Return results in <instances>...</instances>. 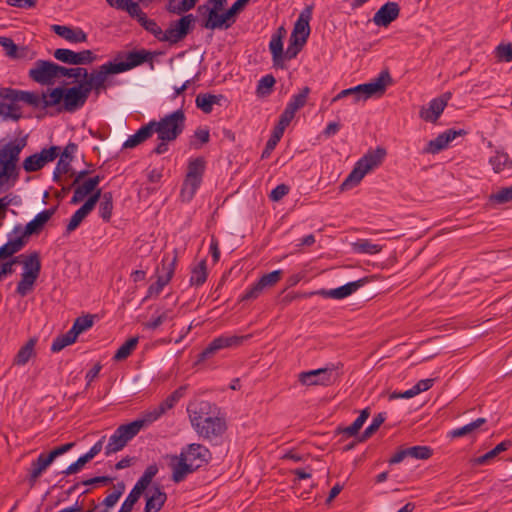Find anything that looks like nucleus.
Here are the masks:
<instances>
[{"mask_svg":"<svg viewBox=\"0 0 512 512\" xmlns=\"http://www.w3.org/2000/svg\"><path fill=\"white\" fill-rule=\"evenodd\" d=\"M487 422L485 418H477L476 420L460 427L455 428L449 432V436L451 438H459L467 435L473 434L476 430H478L482 425Z\"/></svg>","mask_w":512,"mask_h":512,"instance_id":"nucleus-44","label":"nucleus"},{"mask_svg":"<svg viewBox=\"0 0 512 512\" xmlns=\"http://www.w3.org/2000/svg\"><path fill=\"white\" fill-rule=\"evenodd\" d=\"M494 57L498 63H509L512 61V43L501 42L498 44L494 51Z\"/></svg>","mask_w":512,"mask_h":512,"instance_id":"nucleus-56","label":"nucleus"},{"mask_svg":"<svg viewBox=\"0 0 512 512\" xmlns=\"http://www.w3.org/2000/svg\"><path fill=\"white\" fill-rule=\"evenodd\" d=\"M90 74H88L87 69L82 67H76V68H66L63 66L58 65L57 69V78L61 77H68V78H75L82 80H89Z\"/></svg>","mask_w":512,"mask_h":512,"instance_id":"nucleus-52","label":"nucleus"},{"mask_svg":"<svg viewBox=\"0 0 512 512\" xmlns=\"http://www.w3.org/2000/svg\"><path fill=\"white\" fill-rule=\"evenodd\" d=\"M450 98L451 93L446 92L440 97L432 99L429 102V107L420 111V117L427 122L435 123L443 113Z\"/></svg>","mask_w":512,"mask_h":512,"instance_id":"nucleus-22","label":"nucleus"},{"mask_svg":"<svg viewBox=\"0 0 512 512\" xmlns=\"http://www.w3.org/2000/svg\"><path fill=\"white\" fill-rule=\"evenodd\" d=\"M334 368H319L310 371H303L298 375V381L306 386H328L331 385L335 379L333 378Z\"/></svg>","mask_w":512,"mask_h":512,"instance_id":"nucleus-16","label":"nucleus"},{"mask_svg":"<svg viewBox=\"0 0 512 512\" xmlns=\"http://www.w3.org/2000/svg\"><path fill=\"white\" fill-rule=\"evenodd\" d=\"M158 471L159 469L156 464L149 465L134 486L145 492Z\"/></svg>","mask_w":512,"mask_h":512,"instance_id":"nucleus-55","label":"nucleus"},{"mask_svg":"<svg viewBox=\"0 0 512 512\" xmlns=\"http://www.w3.org/2000/svg\"><path fill=\"white\" fill-rule=\"evenodd\" d=\"M157 315L153 316L148 322L145 323V327L150 330H156L164 322L174 319L175 314L172 309H157Z\"/></svg>","mask_w":512,"mask_h":512,"instance_id":"nucleus-45","label":"nucleus"},{"mask_svg":"<svg viewBox=\"0 0 512 512\" xmlns=\"http://www.w3.org/2000/svg\"><path fill=\"white\" fill-rule=\"evenodd\" d=\"M96 206V194L91 195L86 202L72 215L67 227V233L74 231Z\"/></svg>","mask_w":512,"mask_h":512,"instance_id":"nucleus-31","label":"nucleus"},{"mask_svg":"<svg viewBox=\"0 0 512 512\" xmlns=\"http://www.w3.org/2000/svg\"><path fill=\"white\" fill-rule=\"evenodd\" d=\"M76 337L73 334H70V330L65 334L57 336L51 345L52 352H59L64 349L66 346L73 344L76 341Z\"/></svg>","mask_w":512,"mask_h":512,"instance_id":"nucleus-58","label":"nucleus"},{"mask_svg":"<svg viewBox=\"0 0 512 512\" xmlns=\"http://www.w3.org/2000/svg\"><path fill=\"white\" fill-rule=\"evenodd\" d=\"M221 10L211 9L209 15L202 19L201 26L206 29H228L235 20L230 21L226 12L220 13Z\"/></svg>","mask_w":512,"mask_h":512,"instance_id":"nucleus-28","label":"nucleus"},{"mask_svg":"<svg viewBox=\"0 0 512 512\" xmlns=\"http://www.w3.org/2000/svg\"><path fill=\"white\" fill-rule=\"evenodd\" d=\"M25 145V139H15L0 149V193L10 190L16 184L19 177L17 163Z\"/></svg>","mask_w":512,"mask_h":512,"instance_id":"nucleus-3","label":"nucleus"},{"mask_svg":"<svg viewBox=\"0 0 512 512\" xmlns=\"http://www.w3.org/2000/svg\"><path fill=\"white\" fill-rule=\"evenodd\" d=\"M98 202L100 206L101 217L104 221L109 222L112 210H113V201L111 192H101V189L98 188Z\"/></svg>","mask_w":512,"mask_h":512,"instance_id":"nucleus-43","label":"nucleus"},{"mask_svg":"<svg viewBox=\"0 0 512 512\" xmlns=\"http://www.w3.org/2000/svg\"><path fill=\"white\" fill-rule=\"evenodd\" d=\"M52 30L59 37L70 43H82L87 40L86 33L81 28H72L65 25H53Z\"/></svg>","mask_w":512,"mask_h":512,"instance_id":"nucleus-33","label":"nucleus"},{"mask_svg":"<svg viewBox=\"0 0 512 512\" xmlns=\"http://www.w3.org/2000/svg\"><path fill=\"white\" fill-rule=\"evenodd\" d=\"M56 208H49L38 213L33 220H31L27 225L23 228L22 225L18 224L13 228V234H23V236L29 237L33 234H39L45 224L51 219L54 215Z\"/></svg>","mask_w":512,"mask_h":512,"instance_id":"nucleus-17","label":"nucleus"},{"mask_svg":"<svg viewBox=\"0 0 512 512\" xmlns=\"http://www.w3.org/2000/svg\"><path fill=\"white\" fill-rule=\"evenodd\" d=\"M177 263V256H173L170 258L168 255H164L161 261V271L162 274L160 275L163 278H166L168 282L172 279L175 271Z\"/></svg>","mask_w":512,"mask_h":512,"instance_id":"nucleus-57","label":"nucleus"},{"mask_svg":"<svg viewBox=\"0 0 512 512\" xmlns=\"http://www.w3.org/2000/svg\"><path fill=\"white\" fill-rule=\"evenodd\" d=\"M286 29L280 26L277 31L272 35L269 49L272 54L273 66L276 68H284L282 65L283 56V38L286 36Z\"/></svg>","mask_w":512,"mask_h":512,"instance_id":"nucleus-29","label":"nucleus"},{"mask_svg":"<svg viewBox=\"0 0 512 512\" xmlns=\"http://www.w3.org/2000/svg\"><path fill=\"white\" fill-rule=\"evenodd\" d=\"M57 69L58 64L52 61L37 60L28 75L36 83L50 85L57 79Z\"/></svg>","mask_w":512,"mask_h":512,"instance_id":"nucleus-12","label":"nucleus"},{"mask_svg":"<svg viewBox=\"0 0 512 512\" xmlns=\"http://www.w3.org/2000/svg\"><path fill=\"white\" fill-rule=\"evenodd\" d=\"M386 154V149L380 146L374 150H369L362 158L356 162L354 169L341 183L340 190L345 191L358 185L369 171L382 164Z\"/></svg>","mask_w":512,"mask_h":512,"instance_id":"nucleus-4","label":"nucleus"},{"mask_svg":"<svg viewBox=\"0 0 512 512\" xmlns=\"http://www.w3.org/2000/svg\"><path fill=\"white\" fill-rule=\"evenodd\" d=\"M138 340V337H131L128 340H126L114 354L113 360L123 361L127 359L131 355V353L136 349Z\"/></svg>","mask_w":512,"mask_h":512,"instance_id":"nucleus-51","label":"nucleus"},{"mask_svg":"<svg viewBox=\"0 0 512 512\" xmlns=\"http://www.w3.org/2000/svg\"><path fill=\"white\" fill-rule=\"evenodd\" d=\"M406 450L408 457L420 460H427L433 454V450L428 446H413L406 448Z\"/></svg>","mask_w":512,"mask_h":512,"instance_id":"nucleus-63","label":"nucleus"},{"mask_svg":"<svg viewBox=\"0 0 512 512\" xmlns=\"http://www.w3.org/2000/svg\"><path fill=\"white\" fill-rule=\"evenodd\" d=\"M313 7L311 5L306 6L300 13L297 21L294 24L291 35L293 37H305L308 39L310 35L309 22L312 18Z\"/></svg>","mask_w":512,"mask_h":512,"instance_id":"nucleus-32","label":"nucleus"},{"mask_svg":"<svg viewBox=\"0 0 512 512\" xmlns=\"http://www.w3.org/2000/svg\"><path fill=\"white\" fill-rule=\"evenodd\" d=\"M205 168L206 161L203 157H197L189 161L187 173L180 192L183 201L188 202L194 197L202 183Z\"/></svg>","mask_w":512,"mask_h":512,"instance_id":"nucleus-9","label":"nucleus"},{"mask_svg":"<svg viewBox=\"0 0 512 512\" xmlns=\"http://www.w3.org/2000/svg\"><path fill=\"white\" fill-rule=\"evenodd\" d=\"M180 453L192 465L194 471L207 465L212 459L210 450L199 443L188 444L182 448Z\"/></svg>","mask_w":512,"mask_h":512,"instance_id":"nucleus-13","label":"nucleus"},{"mask_svg":"<svg viewBox=\"0 0 512 512\" xmlns=\"http://www.w3.org/2000/svg\"><path fill=\"white\" fill-rule=\"evenodd\" d=\"M19 258H23V272L17 284L16 292L24 297L34 288L41 271V261L38 252H33L27 256L21 255Z\"/></svg>","mask_w":512,"mask_h":512,"instance_id":"nucleus-7","label":"nucleus"},{"mask_svg":"<svg viewBox=\"0 0 512 512\" xmlns=\"http://www.w3.org/2000/svg\"><path fill=\"white\" fill-rule=\"evenodd\" d=\"M510 447H512V441L504 440L497 444L492 450L488 451L484 455L474 458L472 460V463L474 465H484L488 463V461L492 460L497 455H499L501 452L508 450Z\"/></svg>","mask_w":512,"mask_h":512,"instance_id":"nucleus-41","label":"nucleus"},{"mask_svg":"<svg viewBox=\"0 0 512 512\" xmlns=\"http://www.w3.org/2000/svg\"><path fill=\"white\" fill-rule=\"evenodd\" d=\"M185 391L186 386H180L170 395H168L162 402H160L158 406H156L150 411H147L149 415L152 417V420L156 421L168 410L172 409L176 405V403L184 396Z\"/></svg>","mask_w":512,"mask_h":512,"instance_id":"nucleus-26","label":"nucleus"},{"mask_svg":"<svg viewBox=\"0 0 512 512\" xmlns=\"http://www.w3.org/2000/svg\"><path fill=\"white\" fill-rule=\"evenodd\" d=\"M489 201L493 204H504L512 201V186L501 188L498 192L491 194Z\"/></svg>","mask_w":512,"mask_h":512,"instance_id":"nucleus-64","label":"nucleus"},{"mask_svg":"<svg viewBox=\"0 0 512 512\" xmlns=\"http://www.w3.org/2000/svg\"><path fill=\"white\" fill-rule=\"evenodd\" d=\"M223 100H225V96L222 94L215 95L203 93L197 95L195 103L197 108L201 109L204 113L209 114L212 112L213 105H221Z\"/></svg>","mask_w":512,"mask_h":512,"instance_id":"nucleus-38","label":"nucleus"},{"mask_svg":"<svg viewBox=\"0 0 512 512\" xmlns=\"http://www.w3.org/2000/svg\"><path fill=\"white\" fill-rule=\"evenodd\" d=\"M249 336H220L213 339L206 348L198 354L197 362L211 359L219 350L229 347H236L243 343Z\"/></svg>","mask_w":512,"mask_h":512,"instance_id":"nucleus-11","label":"nucleus"},{"mask_svg":"<svg viewBox=\"0 0 512 512\" xmlns=\"http://www.w3.org/2000/svg\"><path fill=\"white\" fill-rule=\"evenodd\" d=\"M169 465L172 470L171 480L174 483L184 481L189 474L195 472L192 465L186 461L181 453L178 456H172Z\"/></svg>","mask_w":512,"mask_h":512,"instance_id":"nucleus-27","label":"nucleus"},{"mask_svg":"<svg viewBox=\"0 0 512 512\" xmlns=\"http://www.w3.org/2000/svg\"><path fill=\"white\" fill-rule=\"evenodd\" d=\"M466 134L467 131L464 129H448L443 133L439 134L435 139L430 140L427 146L424 148V153L437 154L443 149H445L448 146V144L457 136H464Z\"/></svg>","mask_w":512,"mask_h":512,"instance_id":"nucleus-20","label":"nucleus"},{"mask_svg":"<svg viewBox=\"0 0 512 512\" xmlns=\"http://www.w3.org/2000/svg\"><path fill=\"white\" fill-rule=\"evenodd\" d=\"M154 52L144 48L128 52H120L113 61L98 67V92L114 84L110 75L119 74L138 67L146 62L153 66Z\"/></svg>","mask_w":512,"mask_h":512,"instance_id":"nucleus-1","label":"nucleus"},{"mask_svg":"<svg viewBox=\"0 0 512 512\" xmlns=\"http://www.w3.org/2000/svg\"><path fill=\"white\" fill-rule=\"evenodd\" d=\"M20 102L32 106L34 104L32 92L8 87L0 88V116L3 119L18 121L22 117Z\"/></svg>","mask_w":512,"mask_h":512,"instance_id":"nucleus-5","label":"nucleus"},{"mask_svg":"<svg viewBox=\"0 0 512 512\" xmlns=\"http://www.w3.org/2000/svg\"><path fill=\"white\" fill-rule=\"evenodd\" d=\"M195 17L192 14L182 16L180 19L170 23V26L160 36L161 42L176 44L183 40L192 30Z\"/></svg>","mask_w":512,"mask_h":512,"instance_id":"nucleus-10","label":"nucleus"},{"mask_svg":"<svg viewBox=\"0 0 512 512\" xmlns=\"http://www.w3.org/2000/svg\"><path fill=\"white\" fill-rule=\"evenodd\" d=\"M95 456H96V445L92 446L86 454L79 457L77 461H75L74 463L69 465L63 471V474L71 475V474H75V473L79 472L85 466V464L88 463Z\"/></svg>","mask_w":512,"mask_h":512,"instance_id":"nucleus-49","label":"nucleus"},{"mask_svg":"<svg viewBox=\"0 0 512 512\" xmlns=\"http://www.w3.org/2000/svg\"><path fill=\"white\" fill-rule=\"evenodd\" d=\"M370 415L369 408L363 409L359 416L355 419V421L350 425L342 429H338L339 433L346 434L348 436H355L358 434L359 430L365 423V421L368 419Z\"/></svg>","mask_w":512,"mask_h":512,"instance_id":"nucleus-50","label":"nucleus"},{"mask_svg":"<svg viewBox=\"0 0 512 512\" xmlns=\"http://www.w3.org/2000/svg\"><path fill=\"white\" fill-rule=\"evenodd\" d=\"M129 441L122 435L117 428L115 432L110 436L107 445L105 446V454L116 453L122 450Z\"/></svg>","mask_w":512,"mask_h":512,"instance_id":"nucleus-46","label":"nucleus"},{"mask_svg":"<svg viewBox=\"0 0 512 512\" xmlns=\"http://www.w3.org/2000/svg\"><path fill=\"white\" fill-rule=\"evenodd\" d=\"M63 92L65 89L61 87L54 88L50 93H42L41 95L37 92H32L34 99L33 108L46 110L48 108L59 105L63 100Z\"/></svg>","mask_w":512,"mask_h":512,"instance_id":"nucleus-23","label":"nucleus"},{"mask_svg":"<svg viewBox=\"0 0 512 512\" xmlns=\"http://www.w3.org/2000/svg\"><path fill=\"white\" fill-rule=\"evenodd\" d=\"M154 420L146 412L141 418H138L130 423L122 424L118 427L122 435L128 440H132L142 429L152 424Z\"/></svg>","mask_w":512,"mask_h":512,"instance_id":"nucleus-30","label":"nucleus"},{"mask_svg":"<svg viewBox=\"0 0 512 512\" xmlns=\"http://www.w3.org/2000/svg\"><path fill=\"white\" fill-rule=\"evenodd\" d=\"M26 236L23 234L14 235L13 231L9 234V240L0 247V259L11 257L19 252L26 245Z\"/></svg>","mask_w":512,"mask_h":512,"instance_id":"nucleus-35","label":"nucleus"},{"mask_svg":"<svg viewBox=\"0 0 512 512\" xmlns=\"http://www.w3.org/2000/svg\"><path fill=\"white\" fill-rule=\"evenodd\" d=\"M150 123H154V132H157L160 140L174 141L184 130L185 115L181 109H178L160 121L153 120Z\"/></svg>","mask_w":512,"mask_h":512,"instance_id":"nucleus-8","label":"nucleus"},{"mask_svg":"<svg viewBox=\"0 0 512 512\" xmlns=\"http://www.w3.org/2000/svg\"><path fill=\"white\" fill-rule=\"evenodd\" d=\"M94 318L95 316L92 314L76 318L72 328L70 329V334L75 335L77 338L79 334L85 332L93 326Z\"/></svg>","mask_w":512,"mask_h":512,"instance_id":"nucleus-53","label":"nucleus"},{"mask_svg":"<svg viewBox=\"0 0 512 512\" xmlns=\"http://www.w3.org/2000/svg\"><path fill=\"white\" fill-rule=\"evenodd\" d=\"M208 272L206 260H201L198 265H196L191 271L190 277V285L191 286H201L207 280Z\"/></svg>","mask_w":512,"mask_h":512,"instance_id":"nucleus-48","label":"nucleus"},{"mask_svg":"<svg viewBox=\"0 0 512 512\" xmlns=\"http://www.w3.org/2000/svg\"><path fill=\"white\" fill-rule=\"evenodd\" d=\"M60 148L51 146L44 148L39 153L30 155L23 161V168L26 172H36L42 169L47 163L52 162L59 155Z\"/></svg>","mask_w":512,"mask_h":512,"instance_id":"nucleus-15","label":"nucleus"},{"mask_svg":"<svg viewBox=\"0 0 512 512\" xmlns=\"http://www.w3.org/2000/svg\"><path fill=\"white\" fill-rule=\"evenodd\" d=\"M36 338H30L17 352L13 364L18 366L25 365L33 356H35Z\"/></svg>","mask_w":512,"mask_h":512,"instance_id":"nucleus-39","label":"nucleus"},{"mask_svg":"<svg viewBox=\"0 0 512 512\" xmlns=\"http://www.w3.org/2000/svg\"><path fill=\"white\" fill-rule=\"evenodd\" d=\"M143 493L144 492H142L139 488L134 486L122 503L118 512H131L134 508V505L138 502Z\"/></svg>","mask_w":512,"mask_h":512,"instance_id":"nucleus-59","label":"nucleus"},{"mask_svg":"<svg viewBox=\"0 0 512 512\" xmlns=\"http://www.w3.org/2000/svg\"><path fill=\"white\" fill-rule=\"evenodd\" d=\"M199 0H168L165 9L175 15H182L193 9Z\"/></svg>","mask_w":512,"mask_h":512,"instance_id":"nucleus-42","label":"nucleus"},{"mask_svg":"<svg viewBox=\"0 0 512 512\" xmlns=\"http://www.w3.org/2000/svg\"><path fill=\"white\" fill-rule=\"evenodd\" d=\"M145 493L144 512H159L167 501V494L159 483H154Z\"/></svg>","mask_w":512,"mask_h":512,"instance_id":"nucleus-21","label":"nucleus"},{"mask_svg":"<svg viewBox=\"0 0 512 512\" xmlns=\"http://www.w3.org/2000/svg\"><path fill=\"white\" fill-rule=\"evenodd\" d=\"M393 79L388 69L382 70L379 75L368 83L359 84L362 91L363 100H367L373 96H382L386 92L388 86L392 85Z\"/></svg>","mask_w":512,"mask_h":512,"instance_id":"nucleus-14","label":"nucleus"},{"mask_svg":"<svg viewBox=\"0 0 512 512\" xmlns=\"http://www.w3.org/2000/svg\"><path fill=\"white\" fill-rule=\"evenodd\" d=\"M489 163L491 164L495 173L502 172L505 168L512 167V160L509 155L505 152H496V155L489 159Z\"/></svg>","mask_w":512,"mask_h":512,"instance_id":"nucleus-54","label":"nucleus"},{"mask_svg":"<svg viewBox=\"0 0 512 512\" xmlns=\"http://www.w3.org/2000/svg\"><path fill=\"white\" fill-rule=\"evenodd\" d=\"M275 83H276V80L273 75L268 74V75L263 76L258 82L257 94L261 95V96L270 95Z\"/></svg>","mask_w":512,"mask_h":512,"instance_id":"nucleus-62","label":"nucleus"},{"mask_svg":"<svg viewBox=\"0 0 512 512\" xmlns=\"http://www.w3.org/2000/svg\"><path fill=\"white\" fill-rule=\"evenodd\" d=\"M26 236L23 234L14 235L13 231L9 234V240L0 247V259L11 257L19 252L26 245Z\"/></svg>","mask_w":512,"mask_h":512,"instance_id":"nucleus-34","label":"nucleus"},{"mask_svg":"<svg viewBox=\"0 0 512 512\" xmlns=\"http://www.w3.org/2000/svg\"><path fill=\"white\" fill-rule=\"evenodd\" d=\"M400 6L397 2H386L373 16V22L379 27H387L399 17Z\"/></svg>","mask_w":512,"mask_h":512,"instance_id":"nucleus-24","label":"nucleus"},{"mask_svg":"<svg viewBox=\"0 0 512 512\" xmlns=\"http://www.w3.org/2000/svg\"><path fill=\"white\" fill-rule=\"evenodd\" d=\"M385 419V413H378L377 415H375L372 420V423L363 431L359 441H365L369 439L384 423Z\"/></svg>","mask_w":512,"mask_h":512,"instance_id":"nucleus-61","label":"nucleus"},{"mask_svg":"<svg viewBox=\"0 0 512 512\" xmlns=\"http://www.w3.org/2000/svg\"><path fill=\"white\" fill-rule=\"evenodd\" d=\"M125 491V484L124 482H118L117 484H114L111 488L107 490V495L102 501V505L104 506L103 512H108L110 508H112L119 498L122 496V494Z\"/></svg>","mask_w":512,"mask_h":512,"instance_id":"nucleus-40","label":"nucleus"},{"mask_svg":"<svg viewBox=\"0 0 512 512\" xmlns=\"http://www.w3.org/2000/svg\"><path fill=\"white\" fill-rule=\"evenodd\" d=\"M56 60L69 65H84L93 62L94 54L91 50L75 52L70 49L59 48L53 53Z\"/></svg>","mask_w":512,"mask_h":512,"instance_id":"nucleus-18","label":"nucleus"},{"mask_svg":"<svg viewBox=\"0 0 512 512\" xmlns=\"http://www.w3.org/2000/svg\"><path fill=\"white\" fill-rule=\"evenodd\" d=\"M95 82L96 72L93 71L90 73L89 80H82L79 85L65 89L62 99L63 105L57 107V112L59 113L63 110L74 112L81 108L85 104Z\"/></svg>","mask_w":512,"mask_h":512,"instance_id":"nucleus-6","label":"nucleus"},{"mask_svg":"<svg viewBox=\"0 0 512 512\" xmlns=\"http://www.w3.org/2000/svg\"><path fill=\"white\" fill-rule=\"evenodd\" d=\"M53 462L52 458L49 454L41 453L38 458L31 463L30 473H29V483L30 486L33 487L41 476V474L49 467V465Z\"/></svg>","mask_w":512,"mask_h":512,"instance_id":"nucleus-37","label":"nucleus"},{"mask_svg":"<svg viewBox=\"0 0 512 512\" xmlns=\"http://www.w3.org/2000/svg\"><path fill=\"white\" fill-rule=\"evenodd\" d=\"M213 409H216V406L204 400L192 403L187 408L191 425L196 433L209 440L221 437L227 430L225 419L214 415Z\"/></svg>","mask_w":512,"mask_h":512,"instance_id":"nucleus-2","label":"nucleus"},{"mask_svg":"<svg viewBox=\"0 0 512 512\" xmlns=\"http://www.w3.org/2000/svg\"><path fill=\"white\" fill-rule=\"evenodd\" d=\"M310 88L308 86L303 87L298 94L292 96L291 100L287 104L295 111L303 108L307 103L308 96L310 94Z\"/></svg>","mask_w":512,"mask_h":512,"instance_id":"nucleus-60","label":"nucleus"},{"mask_svg":"<svg viewBox=\"0 0 512 512\" xmlns=\"http://www.w3.org/2000/svg\"><path fill=\"white\" fill-rule=\"evenodd\" d=\"M352 248L356 253L368 255H375L382 251L381 245L374 244L368 239L357 240L356 242L352 243Z\"/></svg>","mask_w":512,"mask_h":512,"instance_id":"nucleus-47","label":"nucleus"},{"mask_svg":"<svg viewBox=\"0 0 512 512\" xmlns=\"http://www.w3.org/2000/svg\"><path fill=\"white\" fill-rule=\"evenodd\" d=\"M366 283H368L367 278H362L356 281L349 282L341 287L325 290L322 289L318 292H315V294H319L325 298H333V299H343L354 292H356L359 288L363 287Z\"/></svg>","mask_w":512,"mask_h":512,"instance_id":"nucleus-25","label":"nucleus"},{"mask_svg":"<svg viewBox=\"0 0 512 512\" xmlns=\"http://www.w3.org/2000/svg\"><path fill=\"white\" fill-rule=\"evenodd\" d=\"M86 172H80L73 181L75 186L74 194L71 199L72 204H78L82 202L86 197L93 195V191L96 189V177H90L82 182V178Z\"/></svg>","mask_w":512,"mask_h":512,"instance_id":"nucleus-19","label":"nucleus"},{"mask_svg":"<svg viewBox=\"0 0 512 512\" xmlns=\"http://www.w3.org/2000/svg\"><path fill=\"white\" fill-rule=\"evenodd\" d=\"M154 133V123H147L143 125L135 134L128 137L123 143V149L135 148L141 143L149 139Z\"/></svg>","mask_w":512,"mask_h":512,"instance_id":"nucleus-36","label":"nucleus"}]
</instances>
